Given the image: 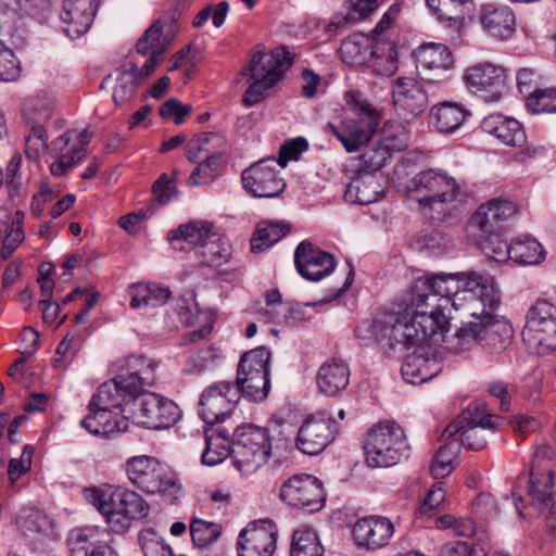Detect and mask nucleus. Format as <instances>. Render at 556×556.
Here are the masks:
<instances>
[{
	"label": "nucleus",
	"mask_w": 556,
	"mask_h": 556,
	"mask_svg": "<svg viewBox=\"0 0 556 556\" xmlns=\"http://www.w3.org/2000/svg\"><path fill=\"white\" fill-rule=\"evenodd\" d=\"M482 301L492 307L497 301V288L490 274L467 271L418 277L401 293L397 311L415 315H446L450 305L459 309L464 301Z\"/></svg>",
	"instance_id": "1"
},
{
	"label": "nucleus",
	"mask_w": 556,
	"mask_h": 556,
	"mask_svg": "<svg viewBox=\"0 0 556 556\" xmlns=\"http://www.w3.org/2000/svg\"><path fill=\"white\" fill-rule=\"evenodd\" d=\"M135 362L143 367L103 382L99 397L111 405H123L124 416L135 425L147 429L172 427L180 417L179 407L169 399L143 390L152 368L141 358Z\"/></svg>",
	"instance_id": "2"
},
{
	"label": "nucleus",
	"mask_w": 556,
	"mask_h": 556,
	"mask_svg": "<svg viewBox=\"0 0 556 556\" xmlns=\"http://www.w3.org/2000/svg\"><path fill=\"white\" fill-rule=\"evenodd\" d=\"M85 500L104 517L115 532L125 531L132 519L144 518L148 503L135 491L112 484H100L83 491Z\"/></svg>",
	"instance_id": "3"
},
{
	"label": "nucleus",
	"mask_w": 556,
	"mask_h": 556,
	"mask_svg": "<svg viewBox=\"0 0 556 556\" xmlns=\"http://www.w3.org/2000/svg\"><path fill=\"white\" fill-rule=\"evenodd\" d=\"M291 62L290 53L282 47L266 51L263 46H256L241 71L242 76L250 77V84L242 96L243 105L250 108L263 101L268 91L283 78Z\"/></svg>",
	"instance_id": "4"
},
{
	"label": "nucleus",
	"mask_w": 556,
	"mask_h": 556,
	"mask_svg": "<svg viewBox=\"0 0 556 556\" xmlns=\"http://www.w3.org/2000/svg\"><path fill=\"white\" fill-rule=\"evenodd\" d=\"M500 303L497 301L492 307H484L482 301H464V306H468L469 314L477 319L459 328L455 338L457 340L456 349L464 351L472 343L478 342L491 352H500L506 349L513 338V328L505 320L495 319L491 312Z\"/></svg>",
	"instance_id": "5"
},
{
	"label": "nucleus",
	"mask_w": 556,
	"mask_h": 556,
	"mask_svg": "<svg viewBox=\"0 0 556 556\" xmlns=\"http://www.w3.org/2000/svg\"><path fill=\"white\" fill-rule=\"evenodd\" d=\"M225 147V138L216 132L201 134L187 143L186 156L190 162L197 163L204 153V160L191 172L188 185H208L223 174L227 163Z\"/></svg>",
	"instance_id": "6"
},
{
	"label": "nucleus",
	"mask_w": 556,
	"mask_h": 556,
	"mask_svg": "<svg viewBox=\"0 0 556 556\" xmlns=\"http://www.w3.org/2000/svg\"><path fill=\"white\" fill-rule=\"evenodd\" d=\"M346 103L357 114V118L341 121L338 125L328 124V129L341 142L348 152H355L365 146L375 135L380 114L362 100L357 93H346Z\"/></svg>",
	"instance_id": "7"
},
{
	"label": "nucleus",
	"mask_w": 556,
	"mask_h": 556,
	"mask_svg": "<svg viewBox=\"0 0 556 556\" xmlns=\"http://www.w3.org/2000/svg\"><path fill=\"white\" fill-rule=\"evenodd\" d=\"M271 451L268 430L255 425H242L235 431L231 458L243 476L256 472L268 459Z\"/></svg>",
	"instance_id": "8"
},
{
	"label": "nucleus",
	"mask_w": 556,
	"mask_h": 556,
	"mask_svg": "<svg viewBox=\"0 0 556 556\" xmlns=\"http://www.w3.org/2000/svg\"><path fill=\"white\" fill-rule=\"evenodd\" d=\"M408 444L404 430L394 422H380L366 435V463L370 467H390L406 456Z\"/></svg>",
	"instance_id": "9"
},
{
	"label": "nucleus",
	"mask_w": 556,
	"mask_h": 556,
	"mask_svg": "<svg viewBox=\"0 0 556 556\" xmlns=\"http://www.w3.org/2000/svg\"><path fill=\"white\" fill-rule=\"evenodd\" d=\"M125 469L129 481L148 494L174 498L180 492L176 476L152 456H134L126 462Z\"/></svg>",
	"instance_id": "10"
},
{
	"label": "nucleus",
	"mask_w": 556,
	"mask_h": 556,
	"mask_svg": "<svg viewBox=\"0 0 556 556\" xmlns=\"http://www.w3.org/2000/svg\"><path fill=\"white\" fill-rule=\"evenodd\" d=\"M399 317L391 326L389 337L406 346H421L431 344L434 337L443 338L448 330L447 315H415L397 311Z\"/></svg>",
	"instance_id": "11"
},
{
	"label": "nucleus",
	"mask_w": 556,
	"mask_h": 556,
	"mask_svg": "<svg viewBox=\"0 0 556 556\" xmlns=\"http://www.w3.org/2000/svg\"><path fill=\"white\" fill-rule=\"evenodd\" d=\"M407 193L420 206L434 208L435 205L454 202L460 194V186L453 176L441 169H427L409 181Z\"/></svg>",
	"instance_id": "12"
},
{
	"label": "nucleus",
	"mask_w": 556,
	"mask_h": 556,
	"mask_svg": "<svg viewBox=\"0 0 556 556\" xmlns=\"http://www.w3.org/2000/svg\"><path fill=\"white\" fill-rule=\"evenodd\" d=\"M521 334L528 348L538 354L556 351V305L544 300L535 302Z\"/></svg>",
	"instance_id": "13"
},
{
	"label": "nucleus",
	"mask_w": 556,
	"mask_h": 556,
	"mask_svg": "<svg viewBox=\"0 0 556 556\" xmlns=\"http://www.w3.org/2000/svg\"><path fill=\"white\" fill-rule=\"evenodd\" d=\"M270 353L266 348H256L244 353L237 370V384L251 401L265 400L270 390L269 364Z\"/></svg>",
	"instance_id": "14"
},
{
	"label": "nucleus",
	"mask_w": 556,
	"mask_h": 556,
	"mask_svg": "<svg viewBox=\"0 0 556 556\" xmlns=\"http://www.w3.org/2000/svg\"><path fill=\"white\" fill-rule=\"evenodd\" d=\"M506 80V70L490 62L471 65L464 73L466 86L486 102H497L503 98Z\"/></svg>",
	"instance_id": "15"
},
{
	"label": "nucleus",
	"mask_w": 556,
	"mask_h": 556,
	"mask_svg": "<svg viewBox=\"0 0 556 556\" xmlns=\"http://www.w3.org/2000/svg\"><path fill=\"white\" fill-rule=\"evenodd\" d=\"M280 498L289 506L314 513L324 507L326 494L320 480L302 473L289 478L281 485Z\"/></svg>",
	"instance_id": "16"
},
{
	"label": "nucleus",
	"mask_w": 556,
	"mask_h": 556,
	"mask_svg": "<svg viewBox=\"0 0 556 556\" xmlns=\"http://www.w3.org/2000/svg\"><path fill=\"white\" fill-rule=\"evenodd\" d=\"M101 386L89 403V414L81 420V426L91 434L108 437L114 432L126 431L128 418L123 414V405H111L99 395Z\"/></svg>",
	"instance_id": "17"
},
{
	"label": "nucleus",
	"mask_w": 556,
	"mask_h": 556,
	"mask_svg": "<svg viewBox=\"0 0 556 556\" xmlns=\"http://www.w3.org/2000/svg\"><path fill=\"white\" fill-rule=\"evenodd\" d=\"M395 525L386 516L370 515L358 518L352 527V538L358 548L377 552L390 545Z\"/></svg>",
	"instance_id": "18"
},
{
	"label": "nucleus",
	"mask_w": 556,
	"mask_h": 556,
	"mask_svg": "<svg viewBox=\"0 0 556 556\" xmlns=\"http://www.w3.org/2000/svg\"><path fill=\"white\" fill-rule=\"evenodd\" d=\"M275 159H263L242 172L243 188L255 198H275L286 184L279 177Z\"/></svg>",
	"instance_id": "19"
},
{
	"label": "nucleus",
	"mask_w": 556,
	"mask_h": 556,
	"mask_svg": "<svg viewBox=\"0 0 556 556\" xmlns=\"http://www.w3.org/2000/svg\"><path fill=\"white\" fill-rule=\"evenodd\" d=\"M153 74V62L141 64L135 56H128L119 68L105 78V83H115L113 87V100L122 105L130 101L137 86L143 83Z\"/></svg>",
	"instance_id": "20"
},
{
	"label": "nucleus",
	"mask_w": 556,
	"mask_h": 556,
	"mask_svg": "<svg viewBox=\"0 0 556 556\" xmlns=\"http://www.w3.org/2000/svg\"><path fill=\"white\" fill-rule=\"evenodd\" d=\"M278 529L268 519L250 522L237 541L239 556H273L277 547Z\"/></svg>",
	"instance_id": "21"
},
{
	"label": "nucleus",
	"mask_w": 556,
	"mask_h": 556,
	"mask_svg": "<svg viewBox=\"0 0 556 556\" xmlns=\"http://www.w3.org/2000/svg\"><path fill=\"white\" fill-rule=\"evenodd\" d=\"M523 493L528 498V504L538 506L540 510L551 508L554 495L553 470L544 467L542 471L531 470L529 479L518 477L511 491L518 507L519 502L523 501Z\"/></svg>",
	"instance_id": "22"
},
{
	"label": "nucleus",
	"mask_w": 556,
	"mask_h": 556,
	"mask_svg": "<svg viewBox=\"0 0 556 556\" xmlns=\"http://www.w3.org/2000/svg\"><path fill=\"white\" fill-rule=\"evenodd\" d=\"M91 140L88 129L81 131L68 130L58 137L52 146L59 152L58 159L50 165L53 176H63L86 155V148Z\"/></svg>",
	"instance_id": "23"
},
{
	"label": "nucleus",
	"mask_w": 556,
	"mask_h": 556,
	"mask_svg": "<svg viewBox=\"0 0 556 556\" xmlns=\"http://www.w3.org/2000/svg\"><path fill=\"white\" fill-rule=\"evenodd\" d=\"M392 99L396 114L405 122L416 118L428 106V96L422 85L410 77H401L395 80Z\"/></svg>",
	"instance_id": "24"
},
{
	"label": "nucleus",
	"mask_w": 556,
	"mask_h": 556,
	"mask_svg": "<svg viewBox=\"0 0 556 556\" xmlns=\"http://www.w3.org/2000/svg\"><path fill=\"white\" fill-rule=\"evenodd\" d=\"M516 205L506 200H491L482 204L469 220L472 236L480 238L485 235L502 231L506 222L516 214Z\"/></svg>",
	"instance_id": "25"
},
{
	"label": "nucleus",
	"mask_w": 556,
	"mask_h": 556,
	"mask_svg": "<svg viewBox=\"0 0 556 556\" xmlns=\"http://www.w3.org/2000/svg\"><path fill=\"white\" fill-rule=\"evenodd\" d=\"M407 144V137L402 127L384 126L367 150L362 154L363 166L376 172L384 166L393 152L403 150Z\"/></svg>",
	"instance_id": "26"
},
{
	"label": "nucleus",
	"mask_w": 556,
	"mask_h": 556,
	"mask_svg": "<svg viewBox=\"0 0 556 556\" xmlns=\"http://www.w3.org/2000/svg\"><path fill=\"white\" fill-rule=\"evenodd\" d=\"M237 391L229 382H217L208 386L199 402V416L210 425L223 421L231 414Z\"/></svg>",
	"instance_id": "27"
},
{
	"label": "nucleus",
	"mask_w": 556,
	"mask_h": 556,
	"mask_svg": "<svg viewBox=\"0 0 556 556\" xmlns=\"http://www.w3.org/2000/svg\"><path fill=\"white\" fill-rule=\"evenodd\" d=\"M336 431V425L330 418L324 414L312 415L299 429L296 446L304 454L317 455L333 440Z\"/></svg>",
	"instance_id": "28"
},
{
	"label": "nucleus",
	"mask_w": 556,
	"mask_h": 556,
	"mask_svg": "<svg viewBox=\"0 0 556 556\" xmlns=\"http://www.w3.org/2000/svg\"><path fill=\"white\" fill-rule=\"evenodd\" d=\"M442 370V359L432 344L421 345L407 355L401 372L404 380L410 384H421Z\"/></svg>",
	"instance_id": "29"
},
{
	"label": "nucleus",
	"mask_w": 556,
	"mask_h": 556,
	"mask_svg": "<svg viewBox=\"0 0 556 556\" xmlns=\"http://www.w3.org/2000/svg\"><path fill=\"white\" fill-rule=\"evenodd\" d=\"M294 262L298 271L307 280L318 281L334 269L331 254L311 243L302 242L295 250Z\"/></svg>",
	"instance_id": "30"
},
{
	"label": "nucleus",
	"mask_w": 556,
	"mask_h": 556,
	"mask_svg": "<svg viewBox=\"0 0 556 556\" xmlns=\"http://www.w3.org/2000/svg\"><path fill=\"white\" fill-rule=\"evenodd\" d=\"M479 22L491 37L498 40H508L516 29L514 11L505 4L485 3L478 12Z\"/></svg>",
	"instance_id": "31"
},
{
	"label": "nucleus",
	"mask_w": 556,
	"mask_h": 556,
	"mask_svg": "<svg viewBox=\"0 0 556 556\" xmlns=\"http://www.w3.org/2000/svg\"><path fill=\"white\" fill-rule=\"evenodd\" d=\"M99 0H64L61 20L65 24L64 31L71 38L84 35L91 26Z\"/></svg>",
	"instance_id": "32"
},
{
	"label": "nucleus",
	"mask_w": 556,
	"mask_h": 556,
	"mask_svg": "<svg viewBox=\"0 0 556 556\" xmlns=\"http://www.w3.org/2000/svg\"><path fill=\"white\" fill-rule=\"evenodd\" d=\"M316 382L321 393L334 396L349 386L350 368L340 358L328 359L319 367Z\"/></svg>",
	"instance_id": "33"
},
{
	"label": "nucleus",
	"mask_w": 556,
	"mask_h": 556,
	"mask_svg": "<svg viewBox=\"0 0 556 556\" xmlns=\"http://www.w3.org/2000/svg\"><path fill=\"white\" fill-rule=\"evenodd\" d=\"M482 127L506 146L520 148L526 143V132L521 124L513 117L492 114L483 119Z\"/></svg>",
	"instance_id": "34"
},
{
	"label": "nucleus",
	"mask_w": 556,
	"mask_h": 556,
	"mask_svg": "<svg viewBox=\"0 0 556 556\" xmlns=\"http://www.w3.org/2000/svg\"><path fill=\"white\" fill-rule=\"evenodd\" d=\"M163 27L162 21H155L136 43L137 54L147 58L142 64L153 62V73L162 62V55L168 45V39L163 36Z\"/></svg>",
	"instance_id": "35"
},
{
	"label": "nucleus",
	"mask_w": 556,
	"mask_h": 556,
	"mask_svg": "<svg viewBox=\"0 0 556 556\" xmlns=\"http://www.w3.org/2000/svg\"><path fill=\"white\" fill-rule=\"evenodd\" d=\"M500 417L488 413L486 406L482 402H472L468 407L451 422L444 430L448 438L454 437L465 426H479L493 431L498 427Z\"/></svg>",
	"instance_id": "36"
},
{
	"label": "nucleus",
	"mask_w": 556,
	"mask_h": 556,
	"mask_svg": "<svg viewBox=\"0 0 556 556\" xmlns=\"http://www.w3.org/2000/svg\"><path fill=\"white\" fill-rule=\"evenodd\" d=\"M265 305L266 307L257 311L260 320L291 325L302 319L300 309L283 303L279 291L276 289L266 292Z\"/></svg>",
	"instance_id": "37"
},
{
	"label": "nucleus",
	"mask_w": 556,
	"mask_h": 556,
	"mask_svg": "<svg viewBox=\"0 0 556 556\" xmlns=\"http://www.w3.org/2000/svg\"><path fill=\"white\" fill-rule=\"evenodd\" d=\"M212 233V225L210 223L193 222L172 230L168 233V240L175 250L184 251L187 248L195 247H199L201 250Z\"/></svg>",
	"instance_id": "38"
},
{
	"label": "nucleus",
	"mask_w": 556,
	"mask_h": 556,
	"mask_svg": "<svg viewBox=\"0 0 556 556\" xmlns=\"http://www.w3.org/2000/svg\"><path fill=\"white\" fill-rule=\"evenodd\" d=\"M470 112L460 103L441 102L430 110V117L438 131L451 134L458 129Z\"/></svg>",
	"instance_id": "39"
},
{
	"label": "nucleus",
	"mask_w": 556,
	"mask_h": 556,
	"mask_svg": "<svg viewBox=\"0 0 556 556\" xmlns=\"http://www.w3.org/2000/svg\"><path fill=\"white\" fill-rule=\"evenodd\" d=\"M25 214L15 211L9 214L7 210H0V240L2 241V255L8 257L23 242L25 235L23 222Z\"/></svg>",
	"instance_id": "40"
},
{
	"label": "nucleus",
	"mask_w": 556,
	"mask_h": 556,
	"mask_svg": "<svg viewBox=\"0 0 556 556\" xmlns=\"http://www.w3.org/2000/svg\"><path fill=\"white\" fill-rule=\"evenodd\" d=\"M130 307H156L166 303L170 296L167 287L156 282H137L128 288Z\"/></svg>",
	"instance_id": "41"
},
{
	"label": "nucleus",
	"mask_w": 556,
	"mask_h": 556,
	"mask_svg": "<svg viewBox=\"0 0 556 556\" xmlns=\"http://www.w3.org/2000/svg\"><path fill=\"white\" fill-rule=\"evenodd\" d=\"M366 65L377 75H393L397 70V52L395 45L391 41H384L383 39H375Z\"/></svg>",
	"instance_id": "42"
},
{
	"label": "nucleus",
	"mask_w": 556,
	"mask_h": 556,
	"mask_svg": "<svg viewBox=\"0 0 556 556\" xmlns=\"http://www.w3.org/2000/svg\"><path fill=\"white\" fill-rule=\"evenodd\" d=\"M374 41L368 36L355 33L345 38L339 49L341 60L350 66L366 64L374 47Z\"/></svg>",
	"instance_id": "43"
},
{
	"label": "nucleus",
	"mask_w": 556,
	"mask_h": 556,
	"mask_svg": "<svg viewBox=\"0 0 556 556\" xmlns=\"http://www.w3.org/2000/svg\"><path fill=\"white\" fill-rule=\"evenodd\" d=\"M290 231V226L282 222L261 220L251 238V251L263 252L280 241Z\"/></svg>",
	"instance_id": "44"
},
{
	"label": "nucleus",
	"mask_w": 556,
	"mask_h": 556,
	"mask_svg": "<svg viewBox=\"0 0 556 556\" xmlns=\"http://www.w3.org/2000/svg\"><path fill=\"white\" fill-rule=\"evenodd\" d=\"M545 258L542 244L530 236H520L510 241V260L522 265H536Z\"/></svg>",
	"instance_id": "45"
},
{
	"label": "nucleus",
	"mask_w": 556,
	"mask_h": 556,
	"mask_svg": "<svg viewBox=\"0 0 556 556\" xmlns=\"http://www.w3.org/2000/svg\"><path fill=\"white\" fill-rule=\"evenodd\" d=\"M417 62L426 70H447L452 63L450 49L442 43H426L417 50Z\"/></svg>",
	"instance_id": "46"
},
{
	"label": "nucleus",
	"mask_w": 556,
	"mask_h": 556,
	"mask_svg": "<svg viewBox=\"0 0 556 556\" xmlns=\"http://www.w3.org/2000/svg\"><path fill=\"white\" fill-rule=\"evenodd\" d=\"M48 150V134L43 125H29L24 136V153L36 168Z\"/></svg>",
	"instance_id": "47"
},
{
	"label": "nucleus",
	"mask_w": 556,
	"mask_h": 556,
	"mask_svg": "<svg viewBox=\"0 0 556 556\" xmlns=\"http://www.w3.org/2000/svg\"><path fill=\"white\" fill-rule=\"evenodd\" d=\"M324 547L317 533L309 528L302 527L292 535L290 556H323Z\"/></svg>",
	"instance_id": "48"
},
{
	"label": "nucleus",
	"mask_w": 556,
	"mask_h": 556,
	"mask_svg": "<svg viewBox=\"0 0 556 556\" xmlns=\"http://www.w3.org/2000/svg\"><path fill=\"white\" fill-rule=\"evenodd\" d=\"M380 185L374 177L352 181L345 191L344 198L352 203L370 204L380 198Z\"/></svg>",
	"instance_id": "49"
},
{
	"label": "nucleus",
	"mask_w": 556,
	"mask_h": 556,
	"mask_svg": "<svg viewBox=\"0 0 556 556\" xmlns=\"http://www.w3.org/2000/svg\"><path fill=\"white\" fill-rule=\"evenodd\" d=\"M199 255L204 265L220 266L230 258V244L225 238L213 232L205 244H203Z\"/></svg>",
	"instance_id": "50"
},
{
	"label": "nucleus",
	"mask_w": 556,
	"mask_h": 556,
	"mask_svg": "<svg viewBox=\"0 0 556 556\" xmlns=\"http://www.w3.org/2000/svg\"><path fill=\"white\" fill-rule=\"evenodd\" d=\"M426 2L438 20L456 25L464 20L465 5L468 0H426Z\"/></svg>",
	"instance_id": "51"
},
{
	"label": "nucleus",
	"mask_w": 556,
	"mask_h": 556,
	"mask_svg": "<svg viewBox=\"0 0 556 556\" xmlns=\"http://www.w3.org/2000/svg\"><path fill=\"white\" fill-rule=\"evenodd\" d=\"M459 446L456 442H448L437 451L430 471L434 478H444L454 469V460L458 454Z\"/></svg>",
	"instance_id": "52"
},
{
	"label": "nucleus",
	"mask_w": 556,
	"mask_h": 556,
	"mask_svg": "<svg viewBox=\"0 0 556 556\" xmlns=\"http://www.w3.org/2000/svg\"><path fill=\"white\" fill-rule=\"evenodd\" d=\"M173 313L177 321L173 320L175 327L190 326L199 317V307L192 293L180 296L172 303Z\"/></svg>",
	"instance_id": "53"
},
{
	"label": "nucleus",
	"mask_w": 556,
	"mask_h": 556,
	"mask_svg": "<svg viewBox=\"0 0 556 556\" xmlns=\"http://www.w3.org/2000/svg\"><path fill=\"white\" fill-rule=\"evenodd\" d=\"M480 249L490 258L502 262L510 258V243L502 238V231L477 238Z\"/></svg>",
	"instance_id": "54"
},
{
	"label": "nucleus",
	"mask_w": 556,
	"mask_h": 556,
	"mask_svg": "<svg viewBox=\"0 0 556 556\" xmlns=\"http://www.w3.org/2000/svg\"><path fill=\"white\" fill-rule=\"evenodd\" d=\"M206 447L202 454V462L205 465L214 466L222 463L229 454L230 444L226 437L210 434L205 439Z\"/></svg>",
	"instance_id": "55"
},
{
	"label": "nucleus",
	"mask_w": 556,
	"mask_h": 556,
	"mask_svg": "<svg viewBox=\"0 0 556 556\" xmlns=\"http://www.w3.org/2000/svg\"><path fill=\"white\" fill-rule=\"evenodd\" d=\"M222 532L220 525L194 518L190 523L192 541L198 546H207L217 540Z\"/></svg>",
	"instance_id": "56"
},
{
	"label": "nucleus",
	"mask_w": 556,
	"mask_h": 556,
	"mask_svg": "<svg viewBox=\"0 0 556 556\" xmlns=\"http://www.w3.org/2000/svg\"><path fill=\"white\" fill-rule=\"evenodd\" d=\"M527 106L533 113H556V88L533 90L527 98Z\"/></svg>",
	"instance_id": "57"
},
{
	"label": "nucleus",
	"mask_w": 556,
	"mask_h": 556,
	"mask_svg": "<svg viewBox=\"0 0 556 556\" xmlns=\"http://www.w3.org/2000/svg\"><path fill=\"white\" fill-rule=\"evenodd\" d=\"M488 428L479 426H465L457 434H459L460 443L467 450L481 451L486 445V439L483 435V431Z\"/></svg>",
	"instance_id": "58"
},
{
	"label": "nucleus",
	"mask_w": 556,
	"mask_h": 556,
	"mask_svg": "<svg viewBox=\"0 0 556 556\" xmlns=\"http://www.w3.org/2000/svg\"><path fill=\"white\" fill-rule=\"evenodd\" d=\"M174 177L177 176V172L174 170ZM177 193L175 187V178H170L167 174H162L152 185V194L154 199L161 203L166 204Z\"/></svg>",
	"instance_id": "59"
},
{
	"label": "nucleus",
	"mask_w": 556,
	"mask_h": 556,
	"mask_svg": "<svg viewBox=\"0 0 556 556\" xmlns=\"http://www.w3.org/2000/svg\"><path fill=\"white\" fill-rule=\"evenodd\" d=\"M307 141L301 137L286 141L280 147L279 159L276 160L277 165L285 167L288 161L296 160L302 152L307 150Z\"/></svg>",
	"instance_id": "60"
},
{
	"label": "nucleus",
	"mask_w": 556,
	"mask_h": 556,
	"mask_svg": "<svg viewBox=\"0 0 556 556\" xmlns=\"http://www.w3.org/2000/svg\"><path fill=\"white\" fill-rule=\"evenodd\" d=\"M20 75V66L12 50L5 49L1 43L0 49V79L4 81L15 80Z\"/></svg>",
	"instance_id": "61"
},
{
	"label": "nucleus",
	"mask_w": 556,
	"mask_h": 556,
	"mask_svg": "<svg viewBox=\"0 0 556 556\" xmlns=\"http://www.w3.org/2000/svg\"><path fill=\"white\" fill-rule=\"evenodd\" d=\"M34 448L30 445H26L23 448L20 458H13L9 463L8 475L12 483H14L23 473L27 472L31 467V457Z\"/></svg>",
	"instance_id": "62"
},
{
	"label": "nucleus",
	"mask_w": 556,
	"mask_h": 556,
	"mask_svg": "<svg viewBox=\"0 0 556 556\" xmlns=\"http://www.w3.org/2000/svg\"><path fill=\"white\" fill-rule=\"evenodd\" d=\"M446 490L442 482H437L428 491L424 502L419 507V511L422 515H431V513L439 508L445 501Z\"/></svg>",
	"instance_id": "63"
},
{
	"label": "nucleus",
	"mask_w": 556,
	"mask_h": 556,
	"mask_svg": "<svg viewBox=\"0 0 556 556\" xmlns=\"http://www.w3.org/2000/svg\"><path fill=\"white\" fill-rule=\"evenodd\" d=\"M443 556H488L485 549L465 541L446 544L442 549Z\"/></svg>",
	"instance_id": "64"
}]
</instances>
